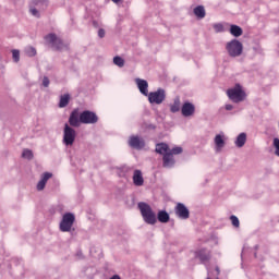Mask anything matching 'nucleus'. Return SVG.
I'll list each match as a JSON object with an SVG mask.
<instances>
[{"label":"nucleus","instance_id":"nucleus-7","mask_svg":"<svg viewBox=\"0 0 279 279\" xmlns=\"http://www.w3.org/2000/svg\"><path fill=\"white\" fill-rule=\"evenodd\" d=\"M97 121H99V118L97 117V113L93 111L86 110L80 114V122L84 123L85 125H93L97 123Z\"/></svg>","mask_w":279,"mask_h":279},{"label":"nucleus","instance_id":"nucleus-15","mask_svg":"<svg viewBox=\"0 0 279 279\" xmlns=\"http://www.w3.org/2000/svg\"><path fill=\"white\" fill-rule=\"evenodd\" d=\"M53 174L50 172H46L43 174L41 180L37 183V191H44L47 182L52 178Z\"/></svg>","mask_w":279,"mask_h":279},{"label":"nucleus","instance_id":"nucleus-22","mask_svg":"<svg viewBox=\"0 0 279 279\" xmlns=\"http://www.w3.org/2000/svg\"><path fill=\"white\" fill-rule=\"evenodd\" d=\"M194 14L197 19H204L206 16V9H204V5H198L194 8Z\"/></svg>","mask_w":279,"mask_h":279},{"label":"nucleus","instance_id":"nucleus-24","mask_svg":"<svg viewBox=\"0 0 279 279\" xmlns=\"http://www.w3.org/2000/svg\"><path fill=\"white\" fill-rule=\"evenodd\" d=\"M180 108H181V102L179 98H175L173 104L170 105V112H172L173 114H175V112H180Z\"/></svg>","mask_w":279,"mask_h":279},{"label":"nucleus","instance_id":"nucleus-19","mask_svg":"<svg viewBox=\"0 0 279 279\" xmlns=\"http://www.w3.org/2000/svg\"><path fill=\"white\" fill-rule=\"evenodd\" d=\"M157 219L158 221H160V223H169V213H167L166 210L158 211Z\"/></svg>","mask_w":279,"mask_h":279},{"label":"nucleus","instance_id":"nucleus-39","mask_svg":"<svg viewBox=\"0 0 279 279\" xmlns=\"http://www.w3.org/2000/svg\"><path fill=\"white\" fill-rule=\"evenodd\" d=\"M215 27H216V29H218V32H219V29H221V25H215Z\"/></svg>","mask_w":279,"mask_h":279},{"label":"nucleus","instance_id":"nucleus-10","mask_svg":"<svg viewBox=\"0 0 279 279\" xmlns=\"http://www.w3.org/2000/svg\"><path fill=\"white\" fill-rule=\"evenodd\" d=\"M135 84H137V88L140 93H142V95H144L145 97L149 95V90L147 89L149 88V83H147V81L142 78H136Z\"/></svg>","mask_w":279,"mask_h":279},{"label":"nucleus","instance_id":"nucleus-35","mask_svg":"<svg viewBox=\"0 0 279 279\" xmlns=\"http://www.w3.org/2000/svg\"><path fill=\"white\" fill-rule=\"evenodd\" d=\"M98 36H99V38H104V36H106V31L104 28H100L98 31Z\"/></svg>","mask_w":279,"mask_h":279},{"label":"nucleus","instance_id":"nucleus-12","mask_svg":"<svg viewBox=\"0 0 279 279\" xmlns=\"http://www.w3.org/2000/svg\"><path fill=\"white\" fill-rule=\"evenodd\" d=\"M181 113L184 117H193L195 114V105L192 102H184L181 107Z\"/></svg>","mask_w":279,"mask_h":279},{"label":"nucleus","instance_id":"nucleus-18","mask_svg":"<svg viewBox=\"0 0 279 279\" xmlns=\"http://www.w3.org/2000/svg\"><path fill=\"white\" fill-rule=\"evenodd\" d=\"M196 256L202 263H208L210 260V253H206V250L196 252Z\"/></svg>","mask_w":279,"mask_h":279},{"label":"nucleus","instance_id":"nucleus-40","mask_svg":"<svg viewBox=\"0 0 279 279\" xmlns=\"http://www.w3.org/2000/svg\"><path fill=\"white\" fill-rule=\"evenodd\" d=\"M113 3H119L121 0H111Z\"/></svg>","mask_w":279,"mask_h":279},{"label":"nucleus","instance_id":"nucleus-5","mask_svg":"<svg viewBox=\"0 0 279 279\" xmlns=\"http://www.w3.org/2000/svg\"><path fill=\"white\" fill-rule=\"evenodd\" d=\"M45 40L47 45H50V47L54 49V51H62V48L64 47V41L53 33L46 35Z\"/></svg>","mask_w":279,"mask_h":279},{"label":"nucleus","instance_id":"nucleus-21","mask_svg":"<svg viewBox=\"0 0 279 279\" xmlns=\"http://www.w3.org/2000/svg\"><path fill=\"white\" fill-rule=\"evenodd\" d=\"M69 101H71V95L64 94L60 97L59 108H66L69 106Z\"/></svg>","mask_w":279,"mask_h":279},{"label":"nucleus","instance_id":"nucleus-41","mask_svg":"<svg viewBox=\"0 0 279 279\" xmlns=\"http://www.w3.org/2000/svg\"><path fill=\"white\" fill-rule=\"evenodd\" d=\"M207 279H210V277H208Z\"/></svg>","mask_w":279,"mask_h":279},{"label":"nucleus","instance_id":"nucleus-27","mask_svg":"<svg viewBox=\"0 0 279 279\" xmlns=\"http://www.w3.org/2000/svg\"><path fill=\"white\" fill-rule=\"evenodd\" d=\"M22 158H26V160H32L34 158V153L29 149H24L22 153Z\"/></svg>","mask_w":279,"mask_h":279},{"label":"nucleus","instance_id":"nucleus-34","mask_svg":"<svg viewBox=\"0 0 279 279\" xmlns=\"http://www.w3.org/2000/svg\"><path fill=\"white\" fill-rule=\"evenodd\" d=\"M43 86H45V88H47L49 86V77H47V76L44 77Z\"/></svg>","mask_w":279,"mask_h":279},{"label":"nucleus","instance_id":"nucleus-32","mask_svg":"<svg viewBox=\"0 0 279 279\" xmlns=\"http://www.w3.org/2000/svg\"><path fill=\"white\" fill-rule=\"evenodd\" d=\"M230 220H231L232 226H233L234 228H239L240 222H239V218H238L236 216H231V217H230Z\"/></svg>","mask_w":279,"mask_h":279},{"label":"nucleus","instance_id":"nucleus-30","mask_svg":"<svg viewBox=\"0 0 279 279\" xmlns=\"http://www.w3.org/2000/svg\"><path fill=\"white\" fill-rule=\"evenodd\" d=\"M26 54L33 58V56H36V49L34 47L26 48Z\"/></svg>","mask_w":279,"mask_h":279},{"label":"nucleus","instance_id":"nucleus-1","mask_svg":"<svg viewBox=\"0 0 279 279\" xmlns=\"http://www.w3.org/2000/svg\"><path fill=\"white\" fill-rule=\"evenodd\" d=\"M137 208L140 209L145 223H148V226H156L158 219L156 218V213H154V209H151L149 204L141 202L137 205Z\"/></svg>","mask_w":279,"mask_h":279},{"label":"nucleus","instance_id":"nucleus-37","mask_svg":"<svg viewBox=\"0 0 279 279\" xmlns=\"http://www.w3.org/2000/svg\"><path fill=\"white\" fill-rule=\"evenodd\" d=\"M215 274H216V276H219V274H220L219 267L215 268Z\"/></svg>","mask_w":279,"mask_h":279},{"label":"nucleus","instance_id":"nucleus-14","mask_svg":"<svg viewBox=\"0 0 279 279\" xmlns=\"http://www.w3.org/2000/svg\"><path fill=\"white\" fill-rule=\"evenodd\" d=\"M133 184L135 186H143L145 184V179H143V172L141 170H135L133 173Z\"/></svg>","mask_w":279,"mask_h":279},{"label":"nucleus","instance_id":"nucleus-11","mask_svg":"<svg viewBox=\"0 0 279 279\" xmlns=\"http://www.w3.org/2000/svg\"><path fill=\"white\" fill-rule=\"evenodd\" d=\"M69 123L72 128H80L81 125V121H80V110L78 109H74L69 118Z\"/></svg>","mask_w":279,"mask_h":279},{"label":"nucleus","instance_id":"nucleus-2","mask_svg":"<svg viewBox=\"0 0 279 279\" xmlns=\"http://www.w3.org/2000/svg\"><path fill=\"white\" fill-rule=\"evenodd\" d=\"M227 96L233 104H241L245 101L246 94L241 84H235L233 88L227 89Z\"/></svg>","mask_w":279,"mask_h":279},{"label":"nucleus","instance_id":"nucleus-9","mask_svg":"<svg viewBox=\"0 0 279 279\" xmlns=\"http://www.w3.org/2000/svg\"><path fill=\"white\" fill-rule=\"evenodd\" d=\"M174 213L179 219H189V217H191V211H189V208H186L182 203L177 204Z\"/></svg>","mask_w":279,"mask_h":279},{"label":"nucleus","instance_id":"nucleus-29","mask_svg":"<svg viewBox=\"0 0 279 279\" xmlns=\"http://www.w3.org/2000/svg\"><path fill=\"white\" fill-rule=\"evenodd\" d=\"M272 145L275 147V154L276 156L279 157V138L278 137H275L274 141H272Z\"/></svg>","mask_w":279,"mask_h":279},{"label":"nucleus","instance_id":"nucleus-16","mask_svg":"<svg viewBox=\"0 0 279 279\" xmlns=\"http://www.w3.org/2000/svg\"><path fill=\"white\" fill-rule=\"evenodd\" d=\"M162 160L165 168L173 167V165H175V159H173V155L171 153H166Z\"/></svg>","mask_w":279,"mask_h":279},{"label":"nucleus","instance_id":"nucleus-4","mask_svg":"<svg viewBox=\"0 0 279 279\" xmlns=\"http://www.w3.org/2000/svg\"><path fill=\"white\" fill-rule=\"evenodd\" d=\"M75 223V215L71 213H66L63 215L62 220L60 222V231L61 232H71V228Z\"/></svg>","mask_w":279,"mask_h":279},{"label":"nucleus","instance_id":"nucleus-8","mask_svg":"<svg viewBox=\"0 0 279 279\" xmlns=\"http://www.w3.org/2000/svg\"><path fill=\"white\" fill-rule=\"evenodd\" d=\"M75 130L71 126H69V124L64 125V131H63V143L66 146H71L75 143Z\"/></svg>","mask_w":279,"mask_h":279},{"label":"nucleus","instance_id":"nucleus-20","mask_svg":"<svg viewBox=\"0 0 279 279\" xmlns=\"http://www.w3.org/2000/svg\"><path fill=\"white\" fill-rule=\"evenodd\" d=\"M230 34L234 36L235 38H239V36H243V28H241L238 25H231L230 27Z\"/></svg>","mask_w":279,"mask_h":279},{"label":"nucleus","instance_id":"nucleus-23","mask_svg":"<svg viewBox=\"0 0 279 279\" xmlns=\"http://www.w3.org/2000/svg\"><path fill=\"white\" fill-rule=\"evenodd\" d=\"M247 141V135L245 133H241L235 141L236 147H243Z\"/></svg>","mask_w":279,"mask_h":279},{"label":"nucleus","instance_id":"nucleus-13","mask_svg":"<svg viewBox=\"0 0 279 279\" xmlns=\"http://www.w3.org/2000/svg\"><path fill=\"white\" fill-rule=\"evenodd\" d=\"M129 145L134 149H143L145 147V141L138 136H133L129 141Z\"/></svg>","mask_w":279,"mask_h":279},{"label":"nucleus","instance_id":"nucleus-25","mask_svg":"<svg viewBox=\"0 0 279 279\" xmlns=\"http://www.w3.org/2000/svg\"><path fill=\"white\" fill-rule=\"evenodd\" d=\"M215 145L218 149H221L223 147V145H226V142L223 141V136L222 135H216L215 137Z\"/></svg>","mask_w":279,"mask_h":279},{"label":"nucleus","instance_id":"nucleus-17","mask_svg":"<svg viewBox=\"0 0 279 279\" xmlns=\"http://www.w3.org/2000/svg\"><path fill=\"white\" fill-rule=\"evenodd\" d=\"M156 153L165 156V154H169V145L166 143H159L156 145Z\"/></svg>","mask_w":279,"mask_h":279},{"label":"nucleus","instance_id":"nucleus-33","mask_svg":"<svg viewBox=\"0 0 279 279\" xmlns=\"http://www.w3.org/2000/svg\"><path fill=\"white\" fill-rule=\"evenodd\" d=\"M31 14H33V16H37V19L40 16V13L38 12V10L31 8Z\"/></svg>","mask_w":279,"mask_h":279},{"label":"nucleus","instance_id":"nucleus-28","mask_svg":"<svg viewBox=\"0 0 279 279\" xmlns=\"http://www.w3.org/2000/svg\"><path fill=\"white\" fill-rule=\"evenodd\" d=\"M183 149L182 147L180 146H175L174 148H172L171 150H169V153L172 155V156H178L180 154H182Z\"/></svg>","mask_w":279,"mask_h":279},{"label":"nucleus","instance_id":"nucleus-6","mask_svg":"<svg viewBox=\"0 0 279 279\" xmlns=\"http://www.w3.org/2000/svg\"><path fill=\"white\" fill-rule=\"evenodd\" d=\"M147 97L149 104H156L157 106H160V104L167 99V93L165 89L159 88L156 92H150Z\"/></svg>","mask_w":279,"mask_h":279},{"label":"nucleus","instance_id":"nucleus-31","mask_svg":"<svg viewBox=\"0 0 279 279\" xmlns=\"http://www.w3.org/2000/svg\"><path fill=\"white\" fill-rule=\"evenodd\" d=\"M12 56H13L14 62H19V60H21V52L19 50H13Z\"/></svg>","mask_w":279,"mask_h":279},{"label":"nucleus","instance_id":"nucleus-26","mask_svg":"<svg viewBox=\"0 0 279 279\" xmlns=\"http://www.w3.org/2000/svg\"><path fill=\"white\" fill-rule=\"evenodd\" d=\"M113 64H116V66H120V69H121V68L125 66V60H123V58H121V57H114Z\"/></svg>","mask_w":279,"mask_h":279},{"label":"nucleus","instance_id":"nucleus-36","mask_svg":"<svg viewBox=\"0 0 279 279\" xmlns=\"http://www.w3.org/2000/svg\"><path fill=\"white\" fill-rule=\"evenodd\" d=\"M225 108H226V110H233L234 107L232 105H226Z\"/></svg>","mask_w":279,"mask_h":279},{"label":"nucleus","instance_id":"nucleus-38","mask_svg":"<svg viewBox=\"0 0 279 279\" xmlns=\"http://www.w3.org/2000/svg\"><path fill=\"white\" fill-rule=\"evenodd\" d=\"M109 279H121V277L119 275H113L111 278Z\"/></svg>","mask_w":279,"mask_h":279},{"label":"nucleus","instance_id":"nucleus-3","mask_svg":"<svg viewBox=\"0 0 279 279\" xmlns=\"http://www.w3.org/2000/svg\"><path fill=\"white\" fill-rule=\"evenodd\" d=\"M227 51L231 58H239L243 53V44L234 39L227 44Z\"/></svg>","mask_w":279,"mask_h":279}]
</instances>
